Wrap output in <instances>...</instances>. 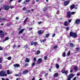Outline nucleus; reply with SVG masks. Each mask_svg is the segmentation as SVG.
<instances>
[{
	"label": "nucleus",
	"instance_id": "obj_1",
	"mask_svg": "<svg viewBox=\"0 0 80 80\" xmlns=\"http://www.w3.org/2000/svg\"><path fill=\"white\" fill-rule=\"evenodd\" d=\"M70 36L74 38H76L78 37L77 34L75 32H71L69 33Z\"/></svg>",
	"mask_w": 80,
	"mask_h": 80
},
{
	"label": "nucleus",
	"instance_id": "obj_2",
	"mask_svg": "<svg viewBox=\"0 0 80 80\" xmlns=\"http://www.w3.org/2000/svg\"><path fill=\"white\" fill-rule=\"evenodd\" d=\"M0 76L1 77H7V74L5 73L4 71H2L0 72Z\"/></svg>",
	"mask_w": 80,
	"mask_h": 80
},
{
	"label": "nucleus",
	"instance_id": "obj_3",
	"mask_svg": "<svg viewBox=\"0 0 80 80\" xmlns=\"http://www.w3.org/2000/svg\"><path fill=\"white\" fill-rule=\"evenodd\" d=\"M74 77V75H73V73H70V74L68 76V77H67L68 78L67 80H70L71 79H72V78H73Z\"/></svg>",
	"mask_w": 80,
	"mask_h": 80
},
{
	"label": "nucleus",
	"instance_id": "obj_4",
	"mask_svg": "<svg viewBox=\"0 0 80 80\" xmlns=\"http://www.w3.org/2000/svg\"><path fill=\"white\" fill-rule=\"evenodd\" d=\"M61 72L62 73H64L65 75L67 76L68 73V70L65 71V70H62L61 71Z\"/></svg>",
	"mask_w": 80,
	"mask_h": 80
},
{
	"label": "nucleus",
	"instance_id": "obj_5",
	"mask_svg": "<svg viewBox=\"0 0 80 80\" xmlns=\"http://www.w3.org/2000/svg\"><path fill=\"white\" fill-rule=\"evenodd\" d=\"M3 9L5 10H9V8H10V7L8 5H5L3 6Z\"/></svg>",
	"mask_w": 80,
	"mask_h": 80
},
{
	"label": "nucleus",
	"instance_id": "obj_6",
	"mask_svg": "<svg viewBox=\"0 0 80 80\" xmlns=\"http://www.w3.org/2000/svg\"><path fill=\"white\" fill-rule=\"evenodd\" d=\"M70 3V1L67 0L64 2V6H67Z\"/></svg>",
	"mask_w": 80,
	"mask_h": 80
},
{
	"label": "nucleus",
	"instance_id": "obj_7",
	"mask_svg": "<svg viewBox=\"0 0 80 80\" xmlns=\"http://www.w3.org/2000/svg\"><path fill=\"white\" fill-rule=\"evenodd\" d=\"M72 17V15L71 14V12L68 11L67 13V18H70Z\"/></svg>",
	"mask_w": 80,
	"mask_h": 80
},
{
	"label": "nucleus",
	"instance_id": "obj_8",
	"mask_svg": "<svg viewBox=\"0 0 80 80\" xmlns=\"http://www.w3.org/2000/svg\"><path fill=\"white\" fill-rule=\"evenodd\" d=\"M25 30V29H21L19 31L18 33V35H20L21 33H23V32H24Z\"/></svg>",
	"mask_w": 80,
	"mask_h": 80
},
{
	"label": "nucleus",
	"instance_id": "obj_9",
	"mask_svg": "<svg viewBox=\"0 0 80 80\" xmlns=\"http://www.w3.org/2000/svg\"><path fill=\"white\" fill-rule=\"evenodd\" d=\"M75 4H73L71 6V7H70V9H71L72 10H73L74 8H75Z\"/></svg>",
	"mask_w": 80,
	"mask_h": 80
},
{
	"label": "nucleus",
	"instance_id": "obj_10",
	"mask_svg": "<svg viewBox=\"0 0 80 80\" xmlns=\"http://www.w3.org/2000/svg\"><path fill=\"white\" fill-rule=\"evenodd\" d=\"M42 62V58H39L38 59V60L37 62V63H41V62Z\"/></svg>",
	"mask_w": 80,
	"mask_h": 80
},
{
	"label": "nucleus",
	"instance_id": "obj_11",
	"mask_svg": "<svg viewBox=\"0 0 80 80\" xmlns=\"http://www.w3.org/2000/svg\"><path fill=\"white\" fill-rule=\"evenodd\" d=\"M14 67L16 68H18V67H20V65L18 64H16L14 65Z\"/></svg>",
	"mask_w": 80,
	"mask_h": 80
},
{
	"label": "nucleus",
	"instance_id": "obj_12",
	"mask_svg": "<svg viewBox=\"0 0 80 80\" xmlns=\"http://www.w3.org/2000/svg\"><path fill=\"white\" fill-rule=\"evenodd\" d=\"M69 47H71L72 48H73L75 46L73 43H71L69 44Z\"/></svg>",
	"mask_w": 80,
	"mask_h": 80
},
{
	"label": "nucleus",
	"instance_id": "obj_13",
	"mask_svg": "<svg viewBox=\"0 0 80 80\" xmlns=\"http://www.w3.org/2000/svg\"><path fill=\"white\" fill-rule=\"evenodd\" d=\"M80 19H77L75 21V22L77 24H79V23H80Z\"/></svg>",
	"mask_w": 80,
	"mask_h": 80
},
{
	"label": "nucleus",
	"instance_id": "obj_14",
	"mask_svg": "<svg viewBox=\"0 0 80 80\" xmlns=\"http://www.w3.org/2000/svg\"><path fill=\"white\" fill-rule=\"evenodd\" d=\"M7 73L8 74V75H10V74H11V73H12V72L10 71V70L8 69L7 71Z\"/></svg>",
	"mask_w": 80,
	"mask_h": 80
},
{
	"label": "nucleus",
	"instance_id": "obj_15",
	"mask_svg": "<svg viewBox=\"0 0 80 80\" xmlns=\"http://www.w3.org/2000/svg\"><path fill=\"white\" fill-rule=\"evenodd\" d=\"M68 22L66 21L64 22V26L67 27V26H68Z\"/></svg>",
	"mask_w": 80,
	"mask_h": 80
},
{
	"label": "nucleus",
	"instance_id": "obj_16",
	"mask_svg": "<svg viewBox=\"0 0 80 80\" xmlns=\"http://www.w3.org/2000/svg\"><path fill=\"white\" fill-rule=\"evenodd\" d=\"M28 72H29V71H28V70H26L25 71H23V74H26V73H28Z\"/></svg>",
	"mask_w": 80,
	"mask_h": 80
},
{
	"label": "nucleus",
	"instance_id": "obj_17",
	"mask_svg": "<svg viewBox=\"0 0 80 80\" xmlns=\"http://www.w3.org/2000/svg\"><path fill=\"white\" fill-rule=\"evenodd\" d=\"M1 33L2 34H0V37H1L3 38V37H4V35H5V33L2 32V33Z\"/></svg>",
	"mask_w": 80,
	"mask_h": 80
},
{
	"label": "nucleus",
	"instance_id": "obj_18",
	"mask_svg": "<svg viewBox=\"0 0 80 80\" xmlns=\"http://www.w3.org/2000/svg\"><path fill=\"white\" fill-rule=\"evenodd\" d=\"M74 70H75V71H76H76H77V70H78V68H77V66H75L74 68Z\"/></svg>",
	"mask_w": 80,
	"mask_h": 80
},
{
	"label": "nucleus",
	"instance_id": "obj_19",
	"mask_svg": "<svg viewBox=\"0 0 80 80\" xmlns=\"http://www.w3.org/2000/svg\"><path fill=\"white\" fill-rule=\"evenodd\" d=\"M28 17L26 18L25 19V20L24 21L23 23H25V22H27V21L28 20Z\"/></svg>",
	"mask_w": 80,
	"mask_h": 80
},
{
	"label": "nucleus",
	"instance_id": "obj_20",
	"mask_svg": "<svg viewBox=\"0 0 80 80\" xmlns=\"http://www.w3.org/2000/svg\"><path fill=\"white\" fill-rule=\"evenodd\" d=\"M62 56L63 57H66V53H65V52H63L62 53Z\"/></svg>",
	"mask_w": 80,
	"mask_h": 80
},
{
	"label": "nucleus",
	"instance_id": "obj_21",
	"mask_svg": "<svg viewBox=\"0 0 80 80\" xmlns=\"http://www.w3.org/2000/svg\"><path fill=\"white\" fill-rule=\"evenodd\" d=\"M48 9L47 7H45L44 8L43 10L44 12H45L47 11V10H48Z\"/></svg>",
	"mask_w": 80,
	"mask_h": 80
},
{
	"label": "nucleus",
	"instance_id": "obj_22",
	"mask_svg": "<svg viewBox=\"0 0 80 80\" xmlns=\"http://www.w3.org/2000/svg\"><path fill=\"white\" fill-rule=\"evenodd\" d=\"M38 35H41V34H42V32L41 30H39L38 31Z\"/></svg>",
	"mask_w": 80,
	"mask_h": 80
},
{
	"label": "nucleus",
	"instance_id": "obj_23",
	"mask_svg": "<svg viewBox=\"0 0 80 80\" xmlns=\"http://www.w3.org/2000/svg\"><path fill=\"white\" fill-rule=\"evenodd\" d=\"M38 44V42H35L34 43V47H36V46H37Z\"/></svg>",
	"mask_w": 80,
	"mask_h": 80
},
{
	"label": "nucleus",
	"instance_id": "obj_24",
	"mask_svg": "<svg viewBox=\"0 0 80 80\" xmlns=\"http://www.w3.org/2000/svg\"><path fill=\"white\" fill-rule=\"evenodd\" d=\"M0 20V21H2V20H3V21H5L6 20V18H1Z\"/></svg>",
	"mask_w": 80,
	"mask_h": 80
},
{
	"label": "nucleus",
	"instance_id": "obj_25",
	"mask_svg": "<svg viewBox=\"0 0 80 80\" xmlns=\"http://www.w3.org/2000/svg\"><path fill=\"white\" fill-rule=\"evenodd\" d=\"M8 39H9V38H8V37H6L5 38V40H4L3 42H5V41H7V40H8Z\"/></svg>",
	"mask_w": 80,
	"mask_h": 80
},
{
	"label": "nucleus",
	"instance_id": "obj_26",
	"mask_svg": "<svg viewBox=\"0 0 80 80\" xmlns=\"http://www.w3.org/2000/svg\"><path fill=\"white\" fill-rule=\"evenodd\" d=\"M25 61L26 62L28 63V62H30V60L29 59H28V58H26V59Z\"/></svg>",
	"mask_w": 80,
	"mask_h": 80
},
{
	"label": "nucleus",
	"instance_id": "obj_27",
	"mask_svg": "<svg viewBox=\"0 0 80 80\" xmlns=\"http://www.w3.org/2000/svg\"><path fill=\"white\" fill-rule=\"evenodd\" d=\"M58 73H55L54 75V77H58Z\"/></svg>",
	"mask_w": 80,
	"mask_h": 80
},
{
	"label": "nucleus",
	"instance_id": "obj_28",
	"mask_svg": "<svg viewBox=\"0 0 80 80\" xmlns=\"http://www.w3.org/2000/svg\"><path fill=\"white\" fill-rule=\"evenodd\" d=\"M50 35V34H47L45 36V38H48Z\"/></svg>",
	"mask_w": 80,
	"mask_h": 80
},
{
	"label": "nucleus",
	"instance_id": "obj_29",
	"mask_svg": "<svg viewBox=\"0 0 80 80\" xmlns=\"http://www.w3.org/2000/svg\"><path fill=\"white\" fill-rule=\"evenodd\" d=\"M56 67L57 68H59V65L58 64H56Z\"/></svg>",
	"mask_w": 80,
	"mask_h": 80
},
{
	"label": "nucleus",
	"instance_id": "obj_30",
	"mask_svg": "<svg viewBox=\"0 0 80 80\" xmlns=\"http://www.w3.org/2000/svg\"><path fill=\"white\" fill-rule=\"evenodd\" d=\"M35 62H33L32 63L31 66L32 67H33V66H35Z\"/></svg>",
	"mask_w": 80,
	"mask_h": 80
},
{
	"label": "nucleus",
	"instance_id": "obj_31",
	"mask_svg": "<svg viewBox=\"0 0 80 80\" xmlns=\"http://www.w3.org/2000/svg\"><path fill=\"white\" fill-rule=\"evenodd\" d=\"M40 53V51L39 50H38L37 51V55H38V54H39V53Z\"/></svg>",
	"mask_w": 80,
	"mask_h": 80
},
{
	"label": "nucleus",
	"instance_id": "obj_32",
	"mask_svg": "<svg viewBox=\"0 0 80 80\" xmlns=\"http://www.w3.org/2000/svg\"><path fill=\"white\" fill-rule=\"evenodd\" d=\"M44 59L45 60H47V56H44Z\"/></svg>",
	"mask_w": 80,
	"mask_h": 80
},
{
	"label": "nucleus",
	"instance_id": "obj_33",
	"mask_svg": "<svg viewBox=\"0 0 80 80\" xmlns=\"http://www.w3.org/2000/svg\"><path fill=\"white\" fill-rule=\"evenodd\" d=\"M8 60H11V59H12V57H9L8 58Z\"/></svg>",
	"mask_w": 80,
	"mask_h": 80
},
{
	"label": "nucleus",
	"instance_id": "obj_34",
	"mask_svg": "<svg viewBox=\"0 0 80 80\" xmlns=\"http://www.w3.org/2000/svg\"><path fill=\"white\" fill-rule=\"evenodd\" d=\"M75 13V12H71V15H74Z\"/></svg>",
	"mask_w": 80,
	"mask_h": 80
},
{
	"label": "nucleus",
	"instance_id": "obj_35",
	"mask_svg": "<svg viewBox=\"0 0 80 80\" xmlns=\"http://www.w3.org/2000/svg\"><path fill=\"white\" fill-rule=\"evenodd\" d=\"M26 12L27 13H30V10H27L26 11Z\"/></svg>",
	"mask_w": 80,
	"mask_h": 80
},
{
	"label": "nucleus",
	"instance_id": "obj_36",
	"mask_svg": "<svg viewBox=\"0 0 80 80\" xmlns=\"http://www.w3.org/2000/svg\"><path fill=\"white\" fill-rule=\"evenodd\" d=\"M31 45H34V42L33 41H32L31 43Z\"/></svg>",
	"mask_w": 80,
	"mask_h": 80
},
{
	"label": "nucleus",
	"instance_id": "obj_37",
	"mask_svg": "<svg viewBox=\"0 0 80 80\" xmlns=\"http://www.w3.org/2000/svg\"><path fill=\"white\" fill-rule=\"evenodd\" d=\"M57 47H58V46H55L53 47V49H56V48H57Z\"/></svg>",
	"mask_w": 80,
	"mask_h": 80
},
{
	"label": "nucleus",
	"instance_id": "obj_38",
	"mask_svg": "<svg viewBox=\"0 0 80 80\" xmlns=\"http://www.w3.org/2000/svg\"><path fill=\"white\" fill-rule=\"evenodd\" d=\"M19 28H18V30H20L21 29V28H22V26H19Z\"/></svg>",
	"mask_w": 80,
	"mask_h": 80
},
{
	"label": "nucleus",
	"instance_id": "obj_39",
	"mask_svg": "<svg viewBox=\"0 0 80 80\" xmlns=\"http://www.w3.org/2000/svg\"><path fill=\"white\" fill-rule=\"evenodd\" d=\"M36 60H37V58H34L33 60L34 62H36Z\"/></svg>",
	"mask_w": 80,
	"mask_h": 80
},
{
	"label": "nucleus",
	"instance_id": "obj_40",
	"mask_svg": "<svg viewBox=\"0 0 80 80\" xmlns=\"http://www.w3.org/2000/svg\"><path fill=\"white\" fill-rule=\"evenodd\" d=\"M46 41V39L44 38V39H42V42H45Z\"/></svg>",
	"mask_w": 80,
	"mask_h": 80
},
{
	"label": "nucleus",
	"instance_id": "obj_41",
	"mask_svg": "<svg viewBox=\"0 0 80 80\" xmlns=\"http://www.w3.org/2000/svg\"><path fill=\"white\" fill-rule=\"evenodd\" d=\"M35 3V2L34 1H33L32 2V5H33Z\"/></svg>",
	"mask_w": 80,
	"mask_h": 80
},
{
	"label": "nucleus",
	"instance_id": "obj_42",
	"mask_svg": "<svg viewBox=\"0 0 80 80\" xmlns=\"http://www.w3.org/2000/svg\"><path fill=\"white\" fill-rule=\"evenodd\" d=\"M80 50V48H76V50Z\"/></svg>",
	"mask_w": 80,
	"mask_h": 80
},
{
	"label": "nucleus",
	"instance_id": "obj_43",
	"mask_svg": "<svg viewBox=\"0 0 80 80\" xmlns=\"http://www.w3.org/2000/svg\"><path fill=\"white\" fill-rule=\"evenodd\" d=\"M68 55L69 56L70 55V51H68Z\"/></svg>",
	"mask_w": 80,
	"mask_h": 80
},
{
	"label": "nucleus",
	"instance_id": "obj_44",
	"mask_svg": "<svg viewBox=\"0 0 80 80\" xmlns=\"http://www.w3.org/2000/svg\"><path fill=\"white\" fill-rule=\"evenodd\" d=\"M16 47V45L14 44L12 47V48H13L14 49H15V48Z\"/></svg>",
	"mask_w": 80,
	"mask_h": 80
},
{
	"label": "nucleus",
	"instance_id": "obj_45",
	"mask_svg": "<svg viewBox=\"0 0 80 80\" xmlns=\"http://www.w3.org/2000/svg\"><path fill=\"white\" fill-rule=\"evenodd\" d=\"M66 30H69V27H67L66 28Z\"/></svg>",
	"mask_w": 80,
	"mask_h": 80
},
{
	"label": "nucleus",
	"instance_id": "obj_46",
	"mask_svg": "<svg viewBox=\"0 0 80 80\" xmlns=\"http://www.w3.org/2000/svg\"><path fill=\"white\" fill-rule=\"evenodd\" d=\"M28 63H26V64H25L24 67H27V66H28Z\"/></svg>",
	"mask_w": 80,
	"mask_h": 80
},
{
	"label": "nucleus",
	"instance_id": "obj_47",
	"mask_svg": "<svg viewBox=\"0 0 80 80\" xmlns=\"http://www.w3.org/2000/svg\"><path fill=\"white\" fill-rule=\"evenodd\" d=\"M32 28H29V31H31V30H32Z\"/></svg>",
	"mask_w": 80,
	"mask_h": 80
},
{
	"label": "nucleus",
	"instance_id": "obj_48",
	"mask_svg": "<svg viewBox=\"0 0 80 80\" xmlns=\"http://www.w3.org/2000/svg\"><path fill=\"white\" fill-rule=\"evenodd\" d=\"M3 50V48L2 46H0V50Z\"/></svg>",
	"mask_w": 80,
	"mask_h": 80
},
{
	"label": "nucleus",
	"instance_id": "obj_49",
	"mask_svg": "<svg viewBox=\"0 0 80 80\" xmlns=\"http://www.w3.org/2000/svg\"><path fill=\"white\" fill-rule=\"evenodd\" d=\"M26 10V8L25 7H24L23 8H22V10Z\"/></svg>",
	"mask_w": 80,
	"mask_h": 80
},
{
	"label": "nucleus",
	"instance_id": "obj_50",
	"mask_svg": "<svg viewBox=\"0 0 80 80\" xmlns=\"http://www.w3.org/2000/svg\"><path fill=\"white\" fill-rule=\"evenodd\" d=\"M72 22V20L71 19H69L68 20V23H70Z\"/></svg>",
	"mask_w": 80,
	"mask_h": 80
},
{
	"label": "nucleus",
	"instance_id": "obj_51",
	"mask_svg": "<svg viewBox=\"0 0 80 80\" xmlns=\"http://www.w3.org/2000/svg\"><path fill=\"white\" fill-rule=\"evenodd\" d=\"M57 14L59 15V11H57Z\"/></svg>",
	"mask_w": 80,
	"mask_h": 80
},
{
	"label": "nucleus",
	"instance_id": "obj_52",
	"mask_svg": "<svg viewBox=\"0 0 80 80\" xmlns=\"http://www.w3.org/2000/svg\"><path fill=\"white\" fill-rule=\"evenodd\" d=\"M27 3V2L26 1H24V2L23 3H22V4H26Z\"/></svg>",
	"mask_w": 80,
	"mask_h": 80
},
{
	"label": "nucleus",
	"instance_id": "obj_53",
	"mask_svg": "<svg viewBox=\"0 0 80 80\" xmlns=\"http://www.w3.org/2000/svg\"><path fill=\"white\" fill-rule=\"evenodd\" d=\"M2 59L0 58V63L2 62Z\"/></svg>",
	"mask_w": 80,
	"mask_h": 80
},
{
	"label": "nucleus",
	"instance_id": "obj_54",
	"mask_svg": "<svg viewBox=\"0 0 80 80\" xmlns=\"http://www.w3.org/2000/svg\"><path fill=\"white\" fill-rule=\"evenodd\" d=\"M10 24H7L6 25V27H9V26H10Z\"/></svg>",
	"mask_w": 80,
	"mask_h": 80
},
{
	"label": "nucleus",
	"instance_id": "obj_55",
	"mask_svg": "<svg viewBox=\"0 0 80 80\" xmlns=\"http://www.w3.org/2000/svg\"><path fill=\"white\" fill-rule=\"evenodd\" d=\"M28 48V46H27V45H25L24 46V48Z\"/></svg>",
	"mask_w": 80,
	"mask_h": 80
},
{
	"label": "nucleus",
	"instance_id": "obj_56",
	"mask_svg": "<svg viewBox=\"0 0 80 80\" xmlns=\"http://www.w3.org/2000/svg\"><path fill=\"white\" fill-rule=\"evenodd\" d=\"M72 72H73V69H71L70 72V73H72Z\"/></svg>",
	"mask_w": 80,
	"mask_h": 80
},
{
	"label": "nucleus",
	"instance_id": "obj_57",
	"mask_svg": "<svg viewBox=\"0 0 80 80\" xmlns=\"http://www.w3.org/2000/svg\"><path fill=\"white\" fill-rule=\"evenodd\" d=\"M30 1V0H26V2H29Z\"/></svg>",
	"mask_w": 80,
	"mask_h": 80
},
{
	"label": "nucleus",
	"instance_id": "obj_58",
	"mask_svg": "<svg viewBox=\"0 0 80 80\" xmlns=\"http://www.w3.org/2000/svg\"><path fill=\"white\" fill-rule=\"evenodd\" d=\"M22 2V0H19L18 1V3H20V2Z\"/></svg>",
	"mask_w": 80,
	"mask_h": 80
},
{
	"label": "nucleus",
	"instance_id": "obj_59",
	"mask_svg": "<svg viewBox=\"0 0 80 80\" xmlns=\"http://www.w3.org/2000/svg\"><path fill=\"white\" fill-rule=\"evenodd\" d=\"M11 8H14L13 6H12L11 5L10 6Z\"/></svg>",
	"mask_w": 80,
	"mask_h": 80
},
{
	"label": "nucleus",
	"instance_id": "obj_60",
	"mask_svg": "<svg viewBox=\"0 0 80 80\" xmlns=\"http://www.w3.org/2000/svg\"><path fill=\"white\" fill-rule=\"evenodd\" d=\"M76 78H77L76 77H75L74 78H73V80H76Z\"/></svg>",
	"mask_w": 80,
	"mask_h": 80
},
{
	"label": "nucleus",
	"instance_id": "obj_61",
	"mask_svg": "<svg viewBox=\"0 0 80 80\" xmlns=\"http://www.w3.org/2000/svg\"><path fill=\"white\" fill-rule=\"evenodd\" d=\"M3 32V31L2 30H0V33H2Z\"/></svg>",
	"mask_w": 80,
	"mask_h": 80
},
{
	"label": "nucleus",
	"instance_id": "obj_62",
	"mask_svg": "<svg viewBox=\"0 0 80 80\" xmlns=\"http://www.w3.org/2000/svg\"><path fill=\"white\" fill-rule=\"evenodd\" d=\"M54 36H55V34L54 33L53 34L52 37H54Z\"/></svg>",
	"mask_w": 80,
	"mask_h": 80
},
{
	"label": "nucleus",
	"instance_id": "obj_63",
	"mask_svg": "<svg viewBox=\"0 0 80 80\" xmlns=\"http://www.w3.org/2000/svg\"><path fill=\"white\" fill-rule=\"evenodd\" d=\"M42 23V22H38V24H40V23Z\"/></svg>",
	"mask_w": 80,
	"mask_h": 80
},
{
	"label": "nucleus",
	"instance_id": "obj_64",
	"mask_svg": "<svg viewBox=\"0 0 80 80\" xmlns=\"http://www.w3.org/2000/svg\"><path fill=\"white\" fill-rule=\"evenodd\" d=\"M48 75V73H46L45 74V76H47Z\"/></svg>",
	"mask_w": 80,
	"mask_h": 80
}]
</instances>
